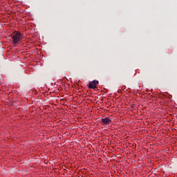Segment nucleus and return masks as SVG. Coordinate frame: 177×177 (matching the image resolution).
I'll return each mask as SVG.
<instances>
[{
  "label": "nucleus",
  "mask_w": 177,
  "mask_h": 177,
  "mask_svg": "<svg viewBox=\"0 0 177 177\" xmlns=\"http://www.w3.org/2000/svg\"><path fill=\"white\" fill-rule=\"evenodd\" d=\"M101 122L102 125H109V124H111V119L110 118H102Z\"/></svg>",
  "instance_id": "nucleus-3"
},
{
  "label": "nucleus",
  "mask_w": 177,
  "mask_h": 177,
  "mask_svg": "<svg viewBox=\"0 0 177 177\" xmlns=\"http://www.w3.org/2000/svg\"><path fill=\"white\" fill-rule=\"evenodd\" d=\"M23 38H24V36L21 32L19 31H15L11 34V39H12V44L13 46H17L18 45H20L23 41Z\"/></svg>",
  "instance_id": "nucleus-1"
},
{
  "label": "nucleus",
  "mask_w": 177,
  "mask_h": 177,
  "mask_svg": "<svg viewBox=\"0 0 177 177\" xmlns=\"http://www.w3.org/2000/svg\"><path fill=\"white\" fill-rule=\"evenodd\" d=\"M97 85H99V81L93 80L89 83L88 88L89 89H96V88H97Z\"/></svg>",
  "instance_id": "nucleus-2"
}]
</instances>
